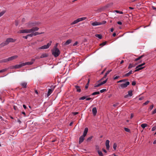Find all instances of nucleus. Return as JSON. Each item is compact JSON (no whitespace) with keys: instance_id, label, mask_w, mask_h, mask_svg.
<instances>
[{"instance_id":"obj_61","label":"nucleus","mask_w":156,"mask_h":156,"mask_svg":"<svg viewBox=\"0 0 156 156\" xmlns=\"http://www.w3.org/2000/svg\"><path fill=\"white\" fill-rule=\"evenodd\" d=\"M117 23L119 24V25H121L122 24V22H120V21H118L117 22Z\"/></svg>"},{"instance_id":"obj_23","label":"nucleus","mask_w":156,"mask_h":156,"mask_svg":"<svg viewBox=\"0 0 156 156\" xmlns=\"http://www.w3.org/2000/svg\"><path fill=\"white\" fill-rule=\"evenodd\" d=\"M23 64H24V65H23V66L26 65H31L33 64V62H26L25 63H23Z\"/></svg>"},{"instance_id":"obj_20","label":"nucleus","mask_w":156,"mask_h":156,"mask_svg":"<svg viewBox=\"0 0 156 156\" xmlns=\"http://www.w3.org/2000/svg\"><path fill=\"white\" fill-rule=\"evenodd\" d=\"M48 55L47 53H43L40 57L41 58H42L48 57Z\"/></svg>"},{"instance_id":"obj_55","label":"nucleus","mask_w":156,"mask_h":156,"mask_svg":"<svg viewBox=\"0 0 156 156\" xmlns=\"http://www.w3.org/2000/svg\"><path fill=\"white\" fill-rule=\"evenodd\" d=\"M156 113V108L152 112V114H154Z\"/></svg>"},{"instance_id":"obj_42","label":"nucleus","mask_w":156,"mask_h":156,"mask_svg":"<svg viewBox=\"0 0 156 156\" xmlns=\"http://www.w3.org/2000/svg\"><path fill=\"white\" fill-rule=\"evenodd\" d=\"M107 43V42L106 41H105V42H103L101 43L100 44V46H104Z\"/></svg>"},{"instance_id":"obj_22","label":"nucleus","mask_w":156,"mask_h":156,"mask_svg":"<svg viewBox=\"0 0 156 156\" xmlns=\"http://www.w3.org/2000/svg\"><path fill=\"white\" fill-rule=\"evenodd\" d=\"M72 41V40L71 39H69L65 43L64 45H67L70 44Z\"/></svg>"},{"instance_id":"obj_62","label":"nucleus","mask_w":156,"mask_h":156,"mask_svg":"<svg viewBox=\"0 0 156 156\" xmlns=\"http://www.w3.org/2000/svg\"><path fill=\"white\" fill-rule=\"evenodd\" d=\"M107 75H106L105 74V75L103 77V78H102L101 79V80H102L104 78H105L107 76Z\"/></svg>"},{"instance_id":"obj_37","label":"nucleus","mask_w":156,"mask_h":156,"mask_svg":"<svg viewBox=\"0 0 156 156\" xmlns=\"http://www.w3.org/2000/svg\"><path fill=\"white\" fill-rule=\"evenodd\" d=\"M79 20V22L85 20L86 19V17H83L81 18H78Z\"/></svg>"},{"instance_id":"obj_36","label":"nucleus","mask_w":156,"mask_h":156,"mask_svg":"<svg viewBox=\"0 0 156 156\" xmlns=\"http://www.w3.org/2000/svg\"><path fill=\"white\" fill-rule=\"evenodd\" d=\"M98 152L99 156H103V154L101 151L98 150Z\"/></svg>"},{"instance_id":"obj_18","label":"nucleus","mask_w":156,"mask_h":156,"mask_svg":"<svg viewBox=\"0 0 156 156\" xmlns=\"http://www.w3.org/2000/svg\"><path fill=\"white\" fill-rule=\"evenodd\" d=\"M92 112L94 115H95L97 113V110L96 107H94L92 109Z\"/></svg>"},{"instance_id":"obj_51","label":"nucleus","mask_w":156,"mask_h":156,"mask_svg":"<svg viewBox=\"0 0 156 156\" xmlns=\"http://www.w3.org/2000/svg\"><path fill=\"white\" fill-rule=\"evenodd\" d=\"M149 102V101H147L146 102H145L144 103V105H147Z\"/></svg>"},{"instance_id":"obj_40","label":"nucleus","mask_w":156,"mask_h":156,"mask_svg":"<svg viewBox=\"0 0 156 156\" xmlns=\"http://www.w3.org/2000/svg\"><path fill=\"white\" fill-rule=\"evenodd\" d=\"M117 146V145L116 144V143H114L113 145V148L115 150H116Z\"/></svg>"},{"instance_id":"obj_19","label":"nucleus","mask_w":156,"mask_h":156,"mask_svg":"<svg viewBox=\"0 0 156 156\" xmlns=\"http://www.w3.org/2000/svg\"><path fill=\"white\" fill-rule=\"evenodd\" d=\"M88 129L87 128H85L84 129V131L83 134L82 136H85L87 134V133L88 132Z\"/></svg>"},{"instance_id":"obj_24","label":"nucleus","mask_w":156,"mask_h":156,"mask_svg":"<svg viewBox=\"0 0 156 156\" xmlns=\"http://www.w3.org/2000/svg\"><path fill=\"white\" fill-rule=\"evenodd\" d=\"M20 84L23 88H26L27 87V83L25 82H24L21 83Z\"/></svg>"},{"instance_id":"obj_10","label":"nucleus","mask_w":156,"mask_h":156,"mask_svg":"<svg viewBox=\"0 0 156 156\" xmlns=\"http://www.w3.org/2000/svg\"><path fill=\"white\" fill-rule=\"evenodd\" d=\"M107 80H108V78H107L105 80H104L103 82H101V83H100L97 85H95L94 86V87H98L104 84L107 82Z\"/></svg>"},{"instance_id":"obj_52","label":"nucleus","mask_w":156,"mask_h":156,"mask_svg":"<svg viewBox=\"0 0 156 156\" xmlns=\"http://www.w3.org/2000/svg\"><path fill=\"white\" fill-rule=\"evenodd\" d=\"M112 70H108L107 72L105 73L106 75H108L109 74V73L112 71Z\"/></svg>"},{"instance_id":"obj_1","label":"nucleus","mask_w":156,"mask_h":156,"mask_svg":"<svg viewBox=\"0 0 156 156\" xmlns=\"http://www.w3.org/2000/svg\"><path fill=\"white\" fill-rule=\"evenodd\" d=\"M16 41V39H13L12 38H7L5 42H3L0 44V48L7 45L9 43L14 42Z\"/></svg>"},{"instance_id":"obj_26","label":"nucleus","mask_w":156,"mask_h":156,"mask_svg":"<svg viewBox=\"0 0 156 156\" xmlns=\"http://www.w3.org/2000/svg\"><path fill=\"white\" fill-rule=\"evenodd\" d=\"M8 62V60L7 59V58L5 59L0 60V63L6 62Z\"/></svg>"},{"instance_id":"obj_34","label":"nucleus","mask_w":156,"mask_h":156,"mask_svg":"<svg viewBox=\"0 0 156 156\" xmlns=\"http://www.w3.org/2000/svg\"><path fill=\"white\" fill-rule=\"evenodd\" d=\"M135 66V65H133V64H129V66L128 68V69H130V68H132L133 67H134Z\"/></svg>"},{"instance_id":"obj_14","label":"nucleus","mask_w":156,"mask_h":156,"mask_svg":"<svg viewBox=\"0 0 156 156\" xmlns=\"http://www.w3.org/2000/svg\"><path fill=\"white\" fill-rule=\"evenodd\" d=\"M85 136H80L79 139V143L80 144L81 143H82V142H83L84 139V137Z\"/></svg>"},{"instance_id":"obj_11","label":"nucleus","mask_w":156,"mask_h":156,"mask_svg":"<svg viewBox=\"0 0 156 156\" xmlns=\"http://www.w3.org/2000/svg\"><path fill=\"white\" fill-rule=\"evenodd\" d=\"M107 80H108V78H107L105 80H104L103 82H101V83H100L97 85H95L94 86V87H98L104 84L107 82Z\"/></svg>"},{"instance_id":"obj_33","label":"nucleus","mask_w":156,"mask_h":156,"mask_svg":"<svg viewBox=\"0 0 156 156\" xmlns=\"http://www.w3.org/2000/svg\"><path fill=\"white\" fill-rule=\"evenodd\" d=\"M89 82H90V79H88V82L85 86V88L86 89H87L88 88L89 84Z\"/></svg>"},{"instance_id":"obj_4","label":"nucleus","mask_w":156,"mask_h":156,"mask_svg":"<svg viewBox=\"0 0 156 156\" xmlns=\"http://www.w3.org/2000/svg\"><path fill=\"white\" fill-rule=\"evenodd\" d=\"M50 87L51 88L48 89V93L47 94V96L48 97L52 92L55 87V86H51Z\"/></svg>"},{"instance_id":"obj_48","label":"nucleus","mask_w":156,"mask_h":156,"mask_svg":"<svg viewBox=\"0 0 156 156\" xmlns=\"http://www.w3.org/2000/svg\"><path fill=\"white\" fill-rule=\"evenodd\" d=\"M125 81H126V80H125V79L122 80H120L119 81H118L117 82V83H120V82H122Z\"/></svg>"},{"instance_id":"obj_49","label":"nucleus","mask_w":156,"mask_h":156,"mask_svg":"<svg viewBox=\"0 0 156 156\" xmlns=\"http://www.w3.org/2000/svg\"><path fill=\"white\" fill-rule=\"evenodd\" d=\"M58 43H56L55 44V46L53 48H54V49H55V48H57V46H58Z\"/></svg>"},{"instance_id":"obj_8","label":"nucleus","mask_w":156,"mask_h":156,"mask_svg":"<svg viewBox=\"0 0 156 156\" xmlns=\"http://www.w3.org/2000/svg\"><path fill=\"white\" fill-rule=\"evenodd\" d=\"M24 64H23V63L19 64V65H16L15 66H12V69H18L21 68V67L23 66Z\"/></svg>"},{"instance_id":"obj_9","label":"nucleus","mask_w":156,"mask_h":156,"mask_svg":"<svg viewBox=\"0 0 156 156\" xmlns=\"http://www.w3.org/2000/svg\"><path fill=\"white\" fill-rule=\"evenodd\" d=\"M18 57V56L17 55H14V56L9 57V58H7V59L8 60V62L9 61H12L14 59H16V58H17Z\"/></svg>"},{"instance_id":"obj_43","label":"nucleus","mask_w":156,"mask_h":156,"mask_svg":"<svg viewBox=\"0 0 156 156\" xmlns=\"http://www.w3.org/2000/svg\"><path fill=\"white\" fill-rule=\"evenodd\" d=\"M99 23H100V25H101L105 24L106 23V22L105 21H103L101 22H99Z\"/></svg>"},{"instance_id":"obj_13","label":"nucleus","mask_w":156,"mask_h":156,"mask_svg":"<svg viewBox=\"0 0 156 156\" xmlns=\"http://www.w3.org/2000/svg\"><path fill=\"white\" fill-rule=\"evenodd\" d=\"M38 29L39 28L38 27H32L31 29H30V33H34V32L37 31Z\"/></svg>"},{"instance_id":"obj_29","label":"nucleus","mask_w":156,"mask_h":156,"mask_svg":"<svg viewBox=\"0 0 156 156\" xmlns=\"http://www.w3.org/2000/svg\"><path fill=\"white\" fill-rule=\"evenodd\" d=\"M8 70L7 68H5L0 70V73L4 72Z\"/></svg>"},{"instance_id":"obj_45","label":"nucleus","mask_w":156,"mask_h":156,"mask_svg":"<svg viewBox=\"0 0 156 156\" xmlns=\"http://www.w3.org/2000/svg\"><path fill=\"white\" fill-rule=\"evenodd\" d=\"M27 35V36L28 37H32L33 35H34L33 33H32L31 34H28Z\"/></svg>"},{"instance_id":"obj_30","label":"nucleus","mask_w":156,"mask_h":156,"mask_svg":"<svg viewBox=\"0 0 156 156\" xmlns=\"http://www.w3.org/2000/svg\"><path fill=\"white\" fill-rule=\"evenodd\" d=\"M144 56V55H142L140 56L138 58H136V59L135 60V61H136L139 60V59H140L141 58H142V57H143Z\"/></svg>"},{"instance_id":"obj_17","label":"nucleus","mask_w":156,"mask_h":156,"mask_svg":"<svg viewBox=\"0 0 156 156\" xmlns=\"http://www.w3.org/2000/svg\"><path fill=\"white\" fill-rule=\"evenodd\" d=\"M91 25L93 26H96L98 25H100V23L99 22H97L96 21H95L91 23Z\"/></svg>"},{"instance_id":"obj_16","label":"nucleus","mask_w":156,"mask_h":156,"mask_svg":"<svg viewBox=\"0 0 156 156\" xmlns=\"http://www.w3.org/2000/svg\"><path fill=\"white\" fill-rule=\"evenodd\" d=\"M74 87L76 89L77 92H80L81 91L80 87L77 85H75Z\"/></svg>"},{"instance_id":"obj_63","label":"nucleus","mask_w":156,"mask_h":156,"mask_svg":"<svg viewBox=\"0 0 156 156\" xmlns=\"http://www.w3.org/2000/svg\"><path fill=\"white\" fill-rule=\"evenodd\" d=\"M28 37L27 36V35L26 36H23V38H24L25 39H27L28 38Z\"/></svg>"},{"instance_id":"obj_38","label":"nucleus","mask_w":156,"mask_h":156,"mask_svg":"<svg viewBox=\"0 0 156 156\" xmlns=\"http://www.w3.org/2000/svg\"><path fill=\"white\" fill-rule=\"evenodd\" d=\"M93 137V136H90V137H88L87 139V142H89L91 140V139H92Z\"/></svg>"},{"instance_id":"obj_59","label":"nucleus","mask_w":156,"mask_h":156,"mask_svg":"<svg viewBox=\"0 0 156 156\" xmlns=\"http://www.w3.org/2000/svg\"><path fill=\"white\" fill-rule=\"evenodd\" d=\"M119 77V76H116V77H114L113 78V79L114 80H116Z\"/></svg>"},{"instance_id":"obj_46","label":"nucleus","mask_w":156,"mask_h":156,"mask_svg":"<svg viewBox=\"0 0 156 156\" xmlns=\"http://www.w3.org/2000/svg\"><path fill=\"white\" fill-rule=\"evenodd\" d=\"M124 130L126 131L127 132H129L130 131V130L127 128H125Z\"/></svg>"},{"instance_id":"obj_3","label":"nucleus","mask_w":156,"mask_h":156,"mask_svg":"<svg viewBox=\"0 0 156 156\" xmlns=\"http://www.w3.org/2000/svg\"><path fill=\"white\" fill-rule=\"evenodd\" d=\"M52 41H51L47 44L46 45H44L38 48V49H44L48 48L51 45Z\"/></svg>"},{"instance_id":"obj_47","label":"nucleus","mask_w":156,"mask_h":156,"mask_svg":"<svg viewBox=\"0 0 156 156\" xmlns=\"http://www.w3.org/2000/svg\"><path fill=\"white\" fill-rule=\"evenodd\" d=\"M115 12L117 13H119L120 14H123V12L121 11H119L118 10H115Z\"/></svg>"},{"instance_id":"obj_15","label":"nucleus","mask_w":156,"mask_h":156,"mask_svg":"<svg viewBox=\"0 0 156 156\" xmlns=\"http://www.w3.org/2000/svg\"><path fill=\"white\" fill-rule=\"evenodd\" d=\"M110 141L109 140H107L106 141L105 144L106 146V149L108 150L109 148V144Z\"/></svg>"},{"instance_id":"obj_57","label":"nucleus","mask_w":156,"mask_h":156,"mask_svg":"<svg viewBox=\"0 0 156 156\" xmlns=\"http://www.w3.org/2000/svg\"><path fill=\"white\" fill-rule=\"evenodd\" d=\"M153 107H154V106H153V105H151L149 109H150V110H151L153 109Z\"/></svg>"},{"instance_id":"obj_58","label":"nucleus","mask_w":156,"mask_h":156,"mask_svg":"<svg viewBox=\"0 0 156 156\" xmlns=\"http://www.w3.org/2000/svg\"><path fill=\"white\" fill-rule=\"evenodd\" d=\"M118 105H119V103H116L115 104H114L113 106L114 107H115L117 106Z\"/></svg>"},{"instance_id":"obj_35","label":"nucleus","mask_w":156,"mask_h":156,"mask_svg":"<svg viewBox=\"0 0 156 156\" xmlns=\"http://www.w3.org/2000/svg\"><path fill=\"white\" fill-rule=\"evenodd\" d=\"M33 33L34 36H36L37 35L42 34L43 33H39L38 32H35V33Z\"/></svg>"},{"instance_id":"obj_54","label":"nucleus","mask_w":156,"mask_h":156,"mask_svg":"<svg viewBox=\"0 0 156 156\" xmlns=\"http://www.w3.org/2000/svg\"><path fill=\"white\" fill-rule=\"evenodd\" d=\"M79 113L78 112H74L73 113V115H75L78 114Z\"/></svg>"},{"instance_id":"obj_2","label":"nucleus","mask_w":156,"mask_h":156,"mask_svg":"<svg viewBox=\"0 0 156 156\" xmlns=\"http://www.w3.org/2000/svg\"><path fill=\"white\" fill-rule=\"evenodd\" d=\"M52 54L55 57H58L60 54V51L58 48H53L51 50Z\"/></svg>"},{"instance_id":"obj_27","label":"nucleus","mask_w":156,"mask_h":156,"mask_svg":"<svg viewBox=\"0 0 156 156\" xmlns=\"http://www.w3.org/2000/svg\"><path fill=\"white\" fill-rule=\"evenodd\" d=\"M95 37L98 38L100 39H101L102 37V35L100 34H96L95 35Z\"/></svg>"},{"instance_id":"obj_6","label":"nucleus","mask_w":156,"mask_h":156,"mask_svg":"<svg viewBox=\"0 0 156 156\" xmlns=\"http://www.w3.org/2000/svg\"><path fill=\"white\" fill-rule=\"evenodd\" d=\"M19 33L21 34V33H30V29H25V30H20Z\"/></svg>"},{"instance_id":"obj_32","label":"nucleus","mask_w":156,"mask_h":156,"mask_svg":"<svg viewBox=\"0 0 156 156\" xmlns=\"http://www.w3.org/2000/svg\"><path fill=\"white\" fill-rule=\"evenodd\" d=\"M100 94V92L99 91L95 92L91 94L92 95H94L96 94Z\"/></svg>"},{"instance_id":"obj_53","label":"nucleus","mask_w":156,"mask_h":156,"mask_svg":"<svg viewBox=\"0 0 156 156\" xmlns=\"http://www.w3.org/2000/svg\"><path fill=\"white\" fill-rule=\"evenodd\" d=\"M156 129V126H154V127H153L152 129V131H154V130H155Z\"/></svg>"},{"instance_id":"obj_25","label":"nucleus","mask_w":156,"mask_h":156,"mask_svg":"<svg viewBox=\"0 0 156 156\" xmlns=\"http://www.w3.org/2000/svg\"><path fill=\"white\" fill-rule=\"evenodd\" d=\"M79 22V20L78 19H77V20H74L73 22L71 23V24H76Z\"/></svg>"},{"instance_id":"obj_56","label":"nucleus","mask_w":156,"mask_h":156,"mask_svg":"<svg viewBox=\"0 0 156 156\" xmlns=\"http://www.w3.org/2000/svg\"><path fill=\"white\" fill-rule=\"evenodd\" d=\"M78 44V42L77 41H76L73 45V46H75L76 45Z\"/></svg>"},{"instance_id":"obj_41","label":"nucleus","mask_w":156,"mask_h":156,"mask_svg":"<svg viewBox=\"0 0 156 156\" xmlns=\"http://www.w3.org/2000/svg\"><path fill=\"white\" fill-rule=\"evenodd\" d=\"M130 75L129 74V73H128L125 74L123 76V77H127V76H129Z\"/></svg>"},{"instance_id":"obj_7","label":"nucleus","mask_w":156,"mask_h":156,"mask_svg":"<svg viewBox=\"0 0 156 156\" xmlns=\"http://www.w3.org/2000/svg\"><path fill=\"white\" fill-rule=\"evenodd\" d=\"M129 84V82H126L125 83L121 84L120 86L122 88H124L126 87Z\"/></svg>"},{"instance_id":"obj_31","label":"nucleus","mask_w":156,"mask_h":156,"mask_svg":"<svg viewBox=\"0 0 156 156\" xmlns=\"http://www.w3.org/2000/svg\"><path fill=\"white\" fill-rule=\"evenodd\" d=\"M6 11L5 10H3L0 12V17L3 16L4 13Z\"/></svg>"},{"instance_id":"obj_28","label":"nucleus","mask_w":156,"mask_h":156,"mask_svg":"<svg viewBox=\"0 0 156 156\" xmlns=\"http://www.w3.org/2000/svg\"><path fill=\"white\" fill-rule=\"evenodd\" d=\"M141 127L143 129L147 126V125L145 123L142 124L141 125Z\"/></svg>"},{"instance_id":"obj_5","label":"nucleus","mask_w":156,"mask_h":156,"mask_svg":"<svg viewBox=\"0 0 156 156\" xmlns=\"http://www.w3.org/2000/svg\"><path fill=\"white\" fill-rule=\"evenodd\" d=\"M145 64V63H143L142 64H141L140 65H138L136 67V70H135L134 71V72H136L137 71H139L140 70L144 68V67H142V66L144 65Z\"/></svg>"},{"instance_id":"obj_64","label":"nucleus","mask_w":156,"mask_h":156,"mask_svg":"<svg viewBox=\"0 0 156 156\" xmlns=\"http://www.w3.org/2000/svg\"><path fill=\"white\" fill-rule=\"evenodd\" d=\"M17 122H18L19 124H20L21 123V121L19 119H17Z\"/></svg>"},{"instance_id":"obj_44","label":"nucleus","mask_w":156,"mask_h":156,"mask_svg":"<svg viewBox=\"0 0 156 156\" xmlns=\"http://www.w3.org/2000/svg\"><path fill=\"white\" fill-rule=\"evenodd\" d=\"M106 91V89H103L100 90V92L101 93H102L104 92H105Z\"/></svg>"},{"instance_id":"obj_21","label":"nucleus","mask_w":156,"mask_h":156,"mask_svg":"<svg viewBox=\"0 0 156 156\" xmlns=\"http://www.w3.org/2000/svg\"><path fill=\"white\" fill-rule=\"evenodd\" d=\"M37 23H29V27L35 26L36 25Z\"/></svg>"},{"instance_id":"obj_39","label":"nucleus","mask_w":156,"mask_h":156,"mask_svg":"<svg viewBox=\"0 0 156 156\" xmlns=\"http://www.w3.org/2000/svg\"><path fill=\"white\" fill-rule=\"evenodd\" d=\"M87 96H83L82 97H81L80 98H79V99L80 100H84V99H86V98H87Z\"/></svg>"},{"instance_id":"obj_60","label":"nucleus","mask_w":156,"mask_h":156,"mask_svg":"<svg viewBox=\"0 0 156 156\" xmlns=\"http://www.w3.org/2000/svg\"><path fill=\"white\" fill-rule=\"evenodd\" d=\"M14 109L15 110H16L17 109V108L16 106H13Z\"/></svg>"},{"instance_id":"obj_50","label":"nucleus","mask_w":156,"mask_h":156,"mask_svg":"<svg viewBox=\"0 0 156 156\" xmlns=\"http://www.w3.org/2000/svg\"><path fill=\"white\" fill-rule=\"evenodd\" d=\"M136 81H134L132 82V84L133 86H134L136 85Z\"/></svg>"},{"instance_id":"obj_12","label":"nucleus","mask_w":156,"mask_h":156,"mask_svg":"<svg viewBox=\"0 0 156 156\" xmlns=\"http://www.w3.org/2000/svg\"><path fill=\"white\" fill-rule=\"evenodd\" d=\"M132 90H129L128 92V94L125 95L124 97L125 98H127L129 97H131L132 96Z\"/></svg>"}]
</instances>
